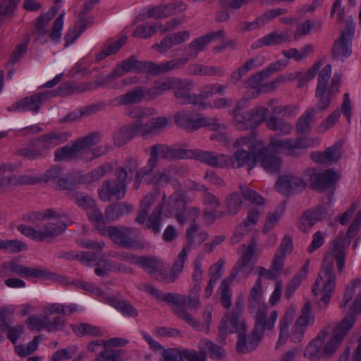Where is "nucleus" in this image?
Wrapping results in <instances>:
<instances>
[{"instance_id": "obj_1", "label": "nucleus", "mask_w": 361, "mask_h": 361, "mask_svg": "<svg viewBox=\"0 0 361 361\" xmlns=\"http://www.w3.org/2000/svg\"><path fill=\"white\" fill-rule=\"evenodd\" d=\"M333 250L326 253L323 259L322 267L313 285L312 292L315 295L321 294V301L327 305L336 288V277L334 274V262L336 260L337 269L341 273L345 267L346 251L349 242L342 237L333 241Z\"/></svg>"}, {"instance_id": "obj_2", "label": "nucleus", "mask_w": 361, "mask_h": 361, "mask_svg": "<svg viewBox=\"0 0 361 361\" xmlns=\"http://www.w3.org/2000/svg\"><path fill=\"white\" fill-rule=\"evenodd\" d=\"M355 321L356 318L352 314H347L333 329L331 325H328L321 329L317 336L306 346L304 356L310 360H319L333 355L341 345Z\"/></svg>"}, {"instance_id": "obj_3", "label": "nucleus", "mask_w": 361, "mask_h": 361, "mask_svg": "<svg viewBox=\"0 0 361 361\" xmlns=\"http://www.w3.org/2000/svg\"><path fill=\"white\" fill-rule=\"evenodd\" d=\"M61 217L58 212L51 209L32 213L29 215L30 219L32 221H42V226L34 228L22 224L18 226V230L25 235L37 241L55 238L66 229V224L60 220Z\"/></svg>"}, {"instance_id": "obj_4", "label": "nucleus", "mask_w": 361, "mask_h": 361, "mask_svg": "<svg viewBox=\"0 0 361 361\" xmlns=\"http://www.w3.org/2000/svg\"><path fill=\"white\" fill-rule=\"evenodd\" d=\"M159 195V190L157 188H154L145 195L140 200L138 213L135 218V222L139 224H144L146 222L145 226L148 229L152 230L154 233H158L161 231L162 211L166 200V195L165 193L162 195L161 202L154 208L149 216L148 214Z\"/></svg>"}, {"instance_id": "obj_5", "label": "nucleus", "mask_w": 361, "mask_h": 361, "mask_svg": "<svg viewBox=\"0 0 361 361\" xmlns=\"http://www.w3.org/2000/svg\"><path fill=\"white\" fill-rule=\"evenodd\" d=\"M331 75V66L326 64L319 71L317 78V84L315 90L314 97L317 99L314 109L316 112H323L330 106L332 97L339 92L341 82V76L335 74L331 80L330 85L328 82Z\"/></svg>"}, {"instance_id": "obj_6", "label": "nucleus", "mask_w": 361, "mask_h": 361, "mask_svg": "<svg viewBox=\"0 0 361 361\" xmlns=\"http://www.w3.org/2000/svg\"><path fill=\"white\" fill-rule=\"evenodd\" d=\"M102 137V134L99 132L90 133L72 142L71 145L56 149L54 152V159L57 161L74 159H82L89 154L88 148L99 144Z\"/></svg>"}, {"instance_id": "obj_7", "label": "nucleus", "mask_w": 361, "mask_h": 361, "mask_svg": "<svg viewBox=\"0 0 361 361\" xmlns=\"http://www.w3.org/2000/svg\"><path fill=\"white\" fill-rule=\"evenodd\" d=\"M303 175L307 178V182L309 181L310 187L319 192L331 188L340 178V174L331 169L322 172L315 169L307 168L304 171Z\"/></svg>"}, {"instance_id": "obj_8", "label": "nucleus", "mask_w": 361, "mask_h": 361, "mask_svg": "<svg viewBox=\"0 0 361 361\" xmlns=\"http://www.w3.org/2000/svg\"><path fill=\"white\" fill-rule=\"evenodd\" d=\"M243 247H246L245 251L235 262L230 276L226 277L228 279H231L233 282L238 274H240L243 278H246L254 269L252 259L257 247V239L255 237H252L247 246L246 247L245 245H243Z\"/></svg>"}, {"instance_id": "obj_9", "label": "nucleus", "mask_w": 361, "mask_h": 361, "mask_svg": "<svg viewBox=\"0 0 361 361\" xmlns=\"http://www.w3.org/2000/svg\"><path fill=\"white\" fill-rule=\"evenodd\" d=\"M256 164L259 166L267 173H279L283 166V161L277 152L267 145L262 146L255 151Z\"/></svg>"}, {"instance_id": "obj_10", "label": "nucleus", "mask_w": 361, "mask_h": 361, "mask_svg": "<svg viewBox=\"0 0 361 361\" xmlns=\"http://www.w3.org/2000/svg\"><path fill=\"white\" fill-rule=\"evenodd\" d=\"M193 87L194 82L192 80L173 78L172 90H173L174 97L178 104L182 105L202 104L199 102V96L192 93Z\"/></svg>"}, {"instance_id": "obj_11", "label": "nucleus", "mask_w": 361, "mask_h": 361, "mask_svg": "<svg viewBox=\"0 0 361 361\" xmlns=\"http://www.w3.org/2000/svg\"><path fill=\"white\" fill-rule=\"evenodd\" d=\"M134 70L135 56H132L126 60L118 63L116 67L109 74L99 78L97 81L91 82L87 85V87L84 90H95L99 87L105 85L109 87H114V86L111 85L113 81Z\"/></svg>"}, {"instance_id": "obj_12", "label": "nucleus", "mask_w": 361, "mask_h": 361, "mask_svg": "<svg viewBox=\"0 0 361 361\" xmlns=\"http://www.w3.org/2000/svg\"><path fill=\"white\" fill-rule=\"evenodd\" d=\"M135 229L126 226H109L107 228H101L102 235H108L111 240L116 245L125 248H133L137 245V241L132 237Z\"/></svg>"}, {"instance_id": "obj_13", "label": "nucleus", "mask_w": 361, "mask_h": 361, "mask_svg": "<svg viewBox=\"0 0 361 361\" xmlns=\"http://www.w3.org/2000/svg\"><path fill=\"white\" fill-rule=\"evenodd\" d=\"M245 323L240 319L238 311L226 314L221 319L218 326L217 341L224 345L228 334L240 331L244 329Z\"/></svg>"}, {"instance_id": "obj_14", "label": "nucleus", "mask_w": 361, "mask_h": 361, "mask_svg": "<svg viewBox=\"0 0 361 361\" xmlns=\"http://www.w3.org/2000/svg\"><path fill=\"white\" fill-rule=\"evenodd\" d=\"M307 185V178L303 173L302 176L288 173L279 176L275 183V187L280 193L290 196L295 192L304 190Z\"/></svg>"}, {"instance_id": "obj_15", "label": "nucleus", "mask_w": 361, "mask_h": 361, "mask_svg": "<svg viewBox=\"0 0 361 361\" xmlns=\"http://www.w3.org/2000/svg\"><path fill=\"white\" fill-rule=\"evenodd\" d=\"M255 317V334L259 338H262L265 331H271L278 317L276 310L272 311L268 315V308L267 306L257 309L254 312H249Z\"/></svg>"}, {"instance_id": "obj_16", "label": "nucleus", "mask_w": 361, "mask_h": 361, "mask_svg": "<svg viewBox=\"0 0 361 361\" xmlns=\"http://www.w3.org/2000/svg\"><path fill=\"white\" fill-rule=\"evenodd\" d=\"M186 295L178 293H172L171 296V305H173L172 310L173 313L180 319L185 322L197 331H202L204 325L196 319L186 309L185 302Z\"/></svg>"}, {"instance_id": "obj_17", "label": "nucleus", "mask_w": 361, "mask_h": 361, "mask_svg": "<svg viewBox=\"0 0 361 361\" xmlns=\"http://www.w3.org/2000/svg\"><path fill=\"white\" fill-rule=\"evenodd\" d=\"M52 97H54L52 92H39L16 102L8 108V110L10 111H32L37 113L42 103Z\"/></svg>"}, {"instance_id": "obj_18", "label": "nucleus", "mask_w": 361, "mask_h": 361, "mask_svg": "<svg viewBox=\"0 0 361 361\" xmlns=\"http://www.w3.org/2000/svg\"><path fill=\"white\" fill-rule=\"evenodd\" d=\"M136 265L142 267L157 281H163L166 279V267L164 263L154 256H139Z\"/></svg>"}, {"instance_id": "obj_19", "label": "nucleus", "mask_w": 361, "mask_h": 361, "mask_svg": "<svg viewBox=\"0 0 361 361\" xmlns=\"http://www.w3.org/2000/svg\"><path fill=\"white\" fill-rule=\"evenodd\" d=\"M149 156L158 164V159L174 160L186 159L188 155L187 149L170 147L164 144H156L149 148Z\"/></svg>"}, {"instance_id": "obj_20", "label": "nucleus", "mask_w": 361, "mask_h": 361, "mask_svg": "<svg viewBox=\"0 0 361 361\" xmlns=\"http://www.w3.org/2000/svg\"><path fill=\"white\" fill-rule=\"evenodd\" d=\"M278 152H284L290 156H295L298 150L307 147L305 140L301 137L296 138L276 139L271 138L268 144Z\"/></svg>"}, {"instance_id": "obj_21", "label": "nucleus", "mask_w": 361, "mask_h": 361, "mask_svg": "<svg viewBox=\"0 0 361 361\" xmlns=\"http://www.w3.org/2000/svg\"><path fill=\"white\" fill-rule=\"evenodd\" d=\"M353 35L354 29L350 27L341 33L332 49V55L334 59L343 61L351 54V41Z\"/></svg>"}, {"instance_id": "obj_22", "label": "nucleus", "mask_w": 361, "mask_h": 361, "mask_svg": "<svg viewBox=\"0 0 361 361\" xmlns=\"http://www.w3.org/2000/svg\"><path fill=\"white\" fill-rule=\"evenodd\" d=\"M223 37V30H219L194 39L187 46L188 51L184 58H188V61L190 59H196L199 53L203 51L207 44L216 39H222Z\"/></svg>"}, {"instance_id": "obj_23", "label": "nucleus", "mask_w": 361, "mask_h": 361, "mask_svg": "<svg viewBox=\"0 0 361 361\" xmlns=\"http://www.w3.org/2000/svg\"><path fill=\"white\" fill-rule=\"evenodd\" d=\"M314 317L311 314V304L306 302L303 306L301 315L296 319L293 327V334L291 340L294 343H298L301 341L306 327L314 322Z\"/></svg>"}, {"instance_id": "obj_24", "label": "nucleus", "mask_w": 361, "mask_h": 361, "mask_svg": "<svg viewBox=\"0 0 361 361\" xmlns=\"http://www.w3.org/2000/svg\"><path fill=\"white\" fill-rule=\"evenodd\" d=\"M147 101V88L137 86L127 92L120 94L111 101L114 106H128Z\"/></svg>"}, {"instance_id": "obj_25", "label": "nucleus", "mask_w": 361, "mask_h": 361, "mask_svg": "<svg viewBox=\"0 0 361 361\" xmlns=\"http://www.w3.org/2000/svg\"><path fill=\"white\" fill-rule=\"evenodd\" d=\"M190 37V31L179 30L164 37L159 43L153 44L152 49L160 54H164L171 49L173 46H177L187 42Z\"/></svg>"}, {"instance_id": "obj_26", "label": "nucleus", "mask_w": 361, "mask_h": 361, "mask_svg": "<svg viewBox=\"0 0 361 361\" xmlns=\"http://www.w3.org/2000/svg\"><path fill=\"white\" fill-rule=\"evenodd\" d=\"M126 183H117L112 185L111 182L106 180L103 182L101 188L99 189V196L104 202L110 201L112 197H116L117 200H121L126 194Z\"/></svg>"}, {"instance_id": "obj_27", "label": "nucleus", "mask_w": 361, "mask_h": 361, "mask_svg": "<svg viewBox=\"0 0 361 361\" xmlns=\"http://www.w3.org/2000/svg\"><path fill=\"white\" fill-rule=\"evenodd\" d=\"M289 39L290 36L288 31L286 30L281 33L273 32L264 35L262 38L255 42L251 45V49L255 50L262 47L277 46L281 44L289 42Z\"/></svg>"}, {"instance_id": "obj_28", "label": "nucleus", "mask_w": 361, "mask_h": 361, "mask_svg": "<svg viewBox=\"0 0 361 361\" xmlns=\"http://www.w3.org/2000/svg\"><path fill=\"white\" fill-rule=\"evenodd\" d=\"M255 151L250 152L247 150L236 149L231 157L233 164L230 167L242 168L247 166L250 171L256 166Z\"/></svg>"}, {"instance_id": "obj_29", "label": "nucleus", "mask_w": 361, "mask_h": 361, "mask_svg": "<svg viewBox=\"0 0 361 361\" xmlns=\"http://www.w3.org/2000/svg\"><path fill=\"white\" fill-rule=\"evenodd\" d=\"M13 274L27 278H35L39 279H48L50 273L46 269L38 267H27L23 266L15 260H12Z\"/></svg>"}, {"instance_id": "obj_30", "label": "nucleus", "mask_w": 361, "mask_h": 361, "mask_svg": "<svg viewBox=\"0 0 361 361\" xmlns=\"http://www.w3.org/2000/svg\"><path fill=\"white\" fill-rule=\"evenodd\" d=\"M68 138V133L53 131L37 137V140L44 151L66 142Z\"/></svg>"}, {"instance_id": "obj_31", "label": "nucleus", "mask_w": 361, "mask_h": 361, "mask_svg": "<svg viewBox=\"0 0 361 361\" xmlns=\"http://www.w3.org/2000/svg\"><path fill=\"white\" fill-rule=\"evenodd\" d=\"M262 338H259L255 334V331L252 330L250 336L240 332L238 334V338L236 343V350L239 354L248 353L255 349H256L259 341Z\"/></svg>"}, {"instance_id": "obj_32", "label": "nucleus", "mask_w": 361, "mask_h": 361, "mask_svg": "<svg viewBox=\"0 0 361 361\" xmlns=\"http://www.w3.org/2000/svg\"><path fill=\"white\" fill-rule=\"evenodd\" d=\"M315 114L316 110L314 108L309 107L298 118L295 123L298 135L306 136L310 134L312 130L311 123L314 121Z\"/></svg>"}, {"instance_id": "obj_33", "label": "nucleus", "mask_w": 361, "mask_h": 361, "mask_svg": "<svg viewBox=\"0 0 361 361\" xmlns=\"http://www.w3.org/2000/svg\"><path fill=\"white\" fill-rule=\"evenodd\" d=\"M174 77H167L156 81L153 85L147 88V101L154 100L164 92L172 90Z\"/></svg>"}, {"instance_id": "obj_34", "label": "nucleus", "mask_w": 361, "mask_h": 361, "mask_svg": "<svg viewBox=\"0 0 361 361\" xmlns=\"http://www.w3.org/2000/svg\"><path fill=\"white\" fill-rule=\"evenodd\" d=\"M190 252L189 247H183L181 251L178 255L176 259L173 262L172 268L170 271V275L166 274V279L163 281L166 283H173L177 279L180 273L183 271L184 267L185 261L188 257Z\"/></svg>"}, {"instance_id": "obj_35", "label": "nucleus", "mask_w": 361, "mask_h": 361, "mask_svg": "<svg viewBox=\"0 0 361 361\" xmlns=\"http://www.w3.org/2000/svg\"><path fill=\"white\" fill-rule=\"evenodd\" d=\"M262 279H257L255 283L254 286L251 288L249 298H248V311L254 312L259 308L265 307L263 302H261L262 292Z\"/></svg>"}, {"instance_id": "obj_36", "label": "nucleus", "mask_w": 361, "mask_h": 361, "mask_svg": "<svg viewBox=\"0 0 361 361\" xmlns=\"http://www.w3.org/2000/svg\"><path fill=\"white\" fill-rule=\"evenodd\" d=\"M265 122L267 128L279 135H288L293 130L290 123L274 116L268 118Z\"/></svg>"}, {"instance_id": "obj_37", "label": "nucleus", "mask_w": 361, "mask_h": 361, "mask_svg": "<svg viewBox=\"0 0 361 361\" xmlns=\"http://www.w3.org/2000/svg\"><path fill=\"white\" fill-rule=\"evenodd\" d=\"M207 127L212 130H219L224 126L219 123L216 117L192 116L190 131H195L200 128Z\"/></svg>"}, {"instance_id": "obj_38", "label": "nucleus", "mask_w": 361, "mask_h": 361, "mask_svg": "<svg viewBox=\"0 0 361 361\" xmlns=\"http://www.w3.org/2000/svg\"><path fill=\"white\" fill-rule=\"evenodd\" d=\"M185 201L181 195L178 192H174L169 197L166 211L169 215L175 216L178 221L179 214H181L185 209Z\"/></svg>"}, {"instance_id": "obj_39", "label": "nucleus", "mask_w": 361, "mask_h": 361, "mask_svg": "<svg viewBox=\"0 0 361 361\" xmlns=\"http://www.w3.org/2000/svg\"><path fill=\"white\" fill-rule=\"evenodd\" d=\"M262 141H256L253 133L237 138L233 143V147L237 149L254 152L262 146Z\"/></svg>"}, {"instance_id": "obj_40", "label": "nucleus", "mask_w": 361, "mask_h": 361, "mask_svg": "<svg viewBox=\"0 0 361 361\" xmlns=\"http://www.w3.org/2000/svg\"><path fill=\"white\" fill-rule=\"evenodd\" d=\"M188 63V58L179 57L169 61L156 63L155 75L164 74L180 69Z\"/></svg>"}, {"instance_id": "obj_41", "label": "nucleus", "mask_w": 361, "mask_h": 361, "mask_svg": "<svg viewBox=\"0 0 361 361\" xmlns=\"http://www.w3.org/2000/svg\"><path fill=\"white\" fill-rule=\"evenodd\" d=\"M55 13H44L40 15L37 20L35 27L32 30V33L36 35L34 41L37 42L40 38L48 34V26L50 20L53 18Z\"/></svg>"}, {"instance_id": "obj_42", "label": "nucleus", "mask_w": 361, "mask_h": 361, "mask_svg": "<svg viewBox=\"0 0 361 361\" xmlns=\"http://www.w3.org/2000/svg\"><path fill=\"white\" fill-rule=\"evenodd\" d=\"M92 23V18L90 17L82 18L81 17L80 20L78 21L75 27L73 29L68 30L64 40L66 41V46L73 44L75 40L80 36L81 33L86 29L88 24Z\"/></svg>"}, {"instance_id": "obj_43", "label": "nucleus", "mask_w": 361, "mask_h": 361, "mask_svg": "<svg viewBox=\"0 0 361 361\" xmlns=\"http://www.w3.org/2000/svg\"><path fill=\"white\" fill-rule=\"evenodd\" d=\"M241 101L236 104L235 109L231 111L233 125L239 130L250 128V114L249 111L240 112Z\"/></svg>"}, {"instance_id": "obj_44", "label": "nucleus", "mask_w": 361, "mask_h": 361, "mask_svg": "<svg viewBox=\"0 0 361 361\" xmlns=\"http://www.w3.org/2000/svg\"><path fill=\"white\" fill-rule=\"evenodd\" d=\"M135 136V131L132 124L123 126L114 132L113 142L115 146L121 147L131 140Z\"/></svg>"}, {"instance_id": "obj_45", "label": "nucleus", "mask_w": 361, "mask_h": 361, "mask_svg": "<svg viewBox=\"0 0 361 361\" xmlns=\"http://www.w3.org/2000/svg\"><path fill=\"white\" fill-rule=\"evenodd\" d=\"M105 300L108 304L120 311L126 316L135 317L138 314L137 310L127 301L118 300L110 296L106 297Z\"/></svg>"}, {"instance_id": "obj_46", "label": "nucleus", "mask_w": 361, "mask_h": 361, "mask_svg": "<svg viewBox=\"0 0 361 361\" xmlns=\"http://www.w3.org/2000/svg\"><path fill=\"white\" fill-rule=\"evenodd\" d=\"M224 207L228 215L234 216L241 209L243 200L238 192L228 194L224 199Z\"/></svg>"}, {"instance_id": "obj_47", "label": "nucleus", "mask_w": 361, "mask_h": 361, "mask_svg": "<svg viewBox=\"0 0 361 361\" xmlns=\"http://www.w3.org/2000/svg\"><path fill=\"white\" fill-rule=\"evenodd\" d=\"M293 318V311L288 310L280 321L279 338L276 345V349H278L282 344L286 342L289 337L288 327L292 323Z\"/></svg>"}, {"instance_id": "obj_48", "label": "nucleus", "mask_w": 361, "mask_h": 361, "mask_svg": "<svg viewBox=\"0 0 361 361\" xmlns=\"http://www.w3.org/2000/svg\"><path fill=\"white\" fill-rule=\"evenodd\" d=\"M68 197L73 200L78 207L88 212L95 205L94 199L87 194L78 191L68 192Z\"/></svg>"}, {"instance_id": "obj_49", "label": "nucleus", "mask_w": 361, "mask_h": 361, "mask_svg": "<svg viewBox=\"0 0 361 361\" xmlns=\"http://www.w3.org/2000/svg\"><path fill=\"white\" fill-rule=\"evenodd\" d=\"M207 235L205 231H199L197 224H192L187 231L188 245L185 247H189L190 250L191 247L201 245L207 239Z\"/></svg>"}, {"instance_id": "obj_50", "label": "nucleus", "mask_w": 361, "mask_h": 361, "mask_svg": "<svg viewBox=\"0 0 361 361\" xmlns=\"http://www.w3.org/2000/svg\"><path fill=\"white\" fill-rule=\"evenodd\" d=\"M131 210L132 207L125 202L109 205L105 209V218L109 221H114Z\"/></svg>"}, {"instance_id": "obj_51", "label": "nucleus", "mask_w": 361, "mask_h": 361, "mask_svg": "<svg viewBox=\"0 0 361 361\" xmlns=\"http://www.w3.org/2000/svg\"><path fill=\"white\" fill-rule=\"evenodd\" d=\"M227 87L226 85L218 82L206 84L202 87L200 94H197L199 100L207 99L217 94L223 95Z\"/></svg>"}, {"instance_id": "obj_52", "label": "nucleus", "mask_w": 361, "mask_h": 361, "mask_svg": "<svg viewBox=\"0 0 361 361\" xmlns=\"http://www.w3.org/2000/svg\"><path fill=\"white\" fill-rule=\"evenodd\" d=\"M72 329L80 337L84 336L100 337L103 335L102 331L97 326L87 323H81L72 326Z\"/></svg>"}, {"instance_id": "obj_53", "label": "nucleus", "mask_w": 361, "mask_h": 361, "mask_svg": "<svg viewBox=\"0 0 361 361\" xmlns=\"http://www.w3.org/2000/svg\"><path fill=\"white\" fill-rule=\"evenodd\" d=\"M233 283L231 279L225 278L221 282L220 286L218 290V293L220 296V302L224 307L226 309L230 308L232 303V294L230 290V286Z\"/></svg>"}, {"instance_id": "obj_54", "label": "nucleus", "mask_w": 361, "mask_h": 361, "mask_svg": "<svg viewBox=\"0 0 361 361\" xmlns=\"http://www.w3.org/2000/svg\"><path fill=\"white\" fill-rule=\"evenodd\" d=\"M32 146L20 149L17 154L29 159H37L43 155L44 149L37 142V138L31 141Z\"/></svg>"}, {"instance_id": "obj_55", "label": "nucleus", "mask_w": 361, "mask_h": 361, "mask_svg": "<svg viewBox=\"0 0 361 361\" xmlns=\"http://www.w3.org/2000/svg\"><path fill=\"white\" fill-rule=\"evenodd\" d=\"M113 170L111 163L105 162L85 176L86 183L97 181Z\"/></svg>"}, {"instance_id": "obj_56", "label": "nucleus", "mask_w": 361, "mask_h": 361, "mask_svg": "<svg viewBox=\"0 0 361 361\" xmlns=\"http://www.w3.org/2000/svg\"><path fill=\"white\" fill-rule=\"evenodd\" d=\"M158 164L150 156L147 161L146 166L142 167L140 170L137 171L134 186L136 189L139 188L142 180L145 177L149 175H153L154 169L157 166Z\"/></svg>"}, {"instance_id": "obj_57", "label": "nucleus", "mask_w": 361, "mask_h": 361, "mask_svg": "<svg viewBox=\"0 0 361 361\" xmlns=\"http://www.w3.org/2000/svg\"><path fill=\"white\" fill-rule=\"evenodd\" d=\"M193 187L196 190H205L202 197V203L204 205H206L207 208L215 210L220 207V199L216 197L214 194L209 192L204 185L194 183Z\"/></svg>"}, {"instance_id": "obj_58", "label": "nucleus", "mask_w": 361, "mask_h": 361, "mask_svg": "<svg viewBox=\"0 0 361 361\" xmlns=\"http://www.w3.org/2000/svg\"><path fill=\"white\" fill-rule=\"evenodd\" d=\"M201 348L207 350L212 359L221 360L225 357L226 353L222 347L217 345L212 341L207 339H202L200 341Z\"/></svg>"}, {"instance_id": "obj_59", "label": "nucleus", "mask_w": 361, "mask_h": 361, "mask_svg": "<svg viewBox=\"0 0 361 361\" xmlns=\"http://www.w3.org/2000/svg\"><path fill=\"white\" fill-rule=\"evenodd\" d=\"M125 114L135 119H142L154 114V109L141 106H134L126 109Z\"/></svg>"}, {"instance_id": "obj_60", "label": "nucleus", "mask_w": 361, "mask_h": 361, "mask_svg": "<svg viewBox=\"0 0 361 361\" xmlns=\"http://www.w3.org/2000/svg\"><path fill=\"white\" fill-rule=\"evenodd\" d=\"M173 168L168 166L161 171L153 173L152 176L147 180V184H162L167 183L171 180V173Z\"/></svg>"}, {"instance_id": "obj_61", "label": "nucleus", "mask_w": 361, "mask_h": 361, "mask_svg": "<svg viewBox=\"0 0 361 361\" xmlns=\"http://www.w3.org/2000/svg\"><path fill=\"white\" fill-rule=\"evenodd\" d=\"M340 117L341 110L336 109L319 123L317 127V131L319 133H325L336 125L339 121Z\"/></svg>"}, {"instance_id": "obj_62", "label": "nucleus", "mask_w": 361, "mask_h": 361, "mask_svg": "<svg viewBox=\"0 0 361 361\" xmlns=\"http://www.w3.org/2000/svg\"><path fill=\"white\" fill-rule=\"evenodd\" d=\"M27 325L31 331L37 330L41 331L42 329L47 330V322L49 317L43 314H35L27 318Z\"/></svg>"}, {"instance_id": "obj_63", "label": "nucleus", "mask_w": 361, "mask_h": 361, "mask_svg": "<svg viewBox=\"0 0 361 361\" xmlns=\"http://www.w3.org/2000/svg\"><path fill=\"white\" fill-rule=\"evenodd\" d=\"M268 112V109L264 107H256L250 111V128L257 127L266 121Z\"/></svg>"}, {"instance_id": "obj_64", "label": "nucleus", "mask_w": 361, "mask_h": 361, "mask_svg": "<svg viewBox=\"0 0 361 361\" xmlns=\"http://www.w3.org/2000/svg\"><path fill=\"white\" fill-rule=\"evenodd\" d=\"M356 290L359 292L361 291V279H355L347 285L343 298V303L340 305L341 307L345 306L351 300Z\"/></svg>"}]
</instances>
